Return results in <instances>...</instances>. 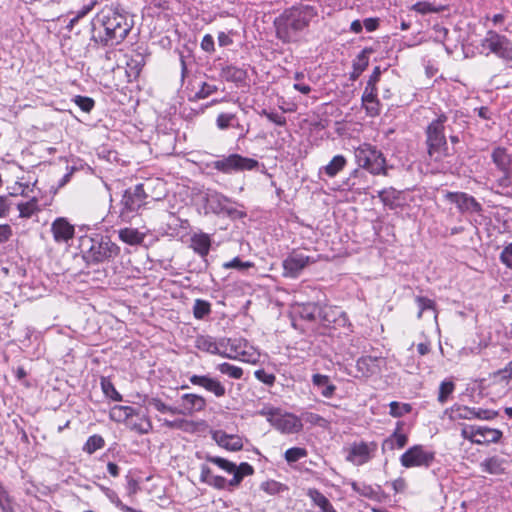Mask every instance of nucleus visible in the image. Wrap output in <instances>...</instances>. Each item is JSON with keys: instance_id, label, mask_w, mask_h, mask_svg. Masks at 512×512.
Masks as SVG:
<instances>
[{"instance_id": "nucleus-1", "label": "nucleus", "mask_w": 512, "mask_h": 512, "mask_svg": "<svg viewBox=\"0 0 512 512\" xmlns=\"http://www.w3.org/2000/svg\"><path fill=\"white\" fill-rule=\"evenodd\" d=\"M133 27L126 12L112 7L99 11L90 22L91 40L102 46H116L124 41Z\"/></svg>"}, {"instance_id": "nucleus-2", "label": "nucleus", "mask_w": 512, "mask_h": 512, "mask_svg": "<svg viewBox=\"0 0 512 512\" xmlns=\"http://www.w3.org/2000/svg\"><path fill=\"white\" fill-rule=\"evenodd\" d=\"M316 16L317 8L309 4H299L284 10L274 20L277 37L283 42H290Z\"/></svg>"}, {"instance_id": "nucleus-3", "label": "nucleus", "mask_w": 512, "mask_h": 512, "mask_svg": "<svg viewBox=\"0 0 512 512\" xmlns=\"http://www.w3.org/2000/svg\"><path fill=\"white\" fill-rule=\"evenodd\" d=\"M80 249L87 263H103L114 260L120 253L119 246L108 236H85L80 239Z\"/></svg>"}, {"instance_id": "nucleus-4", "label": "nucleus", "mask_w": 512, "mask_h": 512, "mask_svg": "<svg viewBox=\"0 0 512 512\" xmlns=\"http://www.w3.org/2000/svg\"><path fill=\"white\" fill-rule=\"evenodd\" d=\"M447 120V115L442 112L425 129V144L428 156L431 160L437 162L442 161L448 156V143L445 136V123Z\"/></svg>"}, {"instance_id": "nucleus-5", "label": "nucleus", "mask_w": 512, "mask_h": 512, "mask_svg": "<svg viewBox=\"0 0 512 512\" xmlns=\"http://www.w3.org/2000/svg\"><path fill=\"white\" fill-rule=\"evenodd\" d=\"M153 182L149 180L146 183H140L125 190L120 203V217L122 219H129L136 214L146 204V200L149 197L153 200H160L162 198V195L152 196L148 193Z\"/></svg>"}, {"instance_id": "nucleus-6", "label": "nucleus", "mask_w": 512, "mask_h": 512, "mask_svg": "<svg viewBox=\"0 0 512 512\" xmlns=\"http://www.w3.org/2000/svg\"><path fill=\"white\" fill-rule=\"evenodd\" d=\"M258 413L266 417L267 421L283 434L298 433L302 429L300 418L280 408L264 407Z\"/></svg>"}, {"instance_id": "nucleus-7", "label": "nucleus", "mask_w": 512, "mask_h": 512, "mask_svg": "<svg viewBox=\"0 0 512 512\" xmlns=\"http://www.w3.org/2000/svg\"><path fill=\"white\" fill-rule=\"evenodd\" d=\"M355 158L358 165L371 174L374 175H387V168L385 166L386 159L383 153L377 150L376 147L364 143L355 150Z\"/></svg>"}, {"instance_id": "nucleus-8", "label": "nucleus", "mask_w": 512, "mask_h": 512, "mask_svg": "<svg viewBox=\"0 0 512 512\" xmlns=\"http://www.w3.org/2000/svg\"><path fill=\"white\" fill-rule=\"evenodd\" d=\"M482 52L494 54L505 62H512V41L505 35L488 30L480 42Z\"/></svg>"}, {"instance_id": "nucleus-9", "label": "nucleus", "mask_w": 512, "mask_h": 512, "mask_svg": "<svg viewBox=\"0 0 512 512\" xmlns=\"http://www.w3.org/2000/svg\"><path fill=\"white\" fill-rule=\"evenodd\" d=\"M495 165L493 176L501 188L512 187V155L503 147H496L491 154Z\"/></svg>"}, {"instance_id": "nucleus-10", "label": "nucleus", "mask_w": 512, "mask_h": 512, "mask_svg": "<svg viewBox=\"0 0 512 512\" xmlns=\"http://www.w3.org/2000/svg\"><path fill=\"white\" fill-rule=\"evenodd\" d=\"M211 167L221 173L232 174L257 169L259 162L256 159L233 153L213 161Z\"/></svg>"}, {"instance_id": "nucleus-11", "label": "nucleus", "mask_w": 512, "mask_h": 512, "mask_svg": "<svg viewBox=\"0 0 512 512\" xmlns=\"http://www.w3.org/2000/svg\"><path fill=\"white\" fill-rule=\"evenodd\" d=\"M435 460V452L427 450L423 445H414L406 450L400 457V463L405 468H428Z\"/></svg>"}, {"instance_id": "nucleus-12", "label": "nucleus", "mask_w": 512, "mask_h": 512, "mask_svg": "<svg viewBox=\"0 0 512 512\" xmlns=\"http://www.w3.org/2000/svg\"><path fill=\"white\" fill-rule=\"evenodd\" d=\"M229 344V351H223V357L228 359H240L245 362H256L259 353L249 345L248 341L243 338H231V341H225Z\"/></svg>"}, {"instance_id": "nucleus-13", "label": "nucleus", "mask_w": 512, "mask_h": 512, "mask_svg": "<svg viewBox=\"0 0 512 512\" xmlns=\"http://www.w3.org/2000/svg\"><path fill=\"white\" fill-rule=\"evenodd\" d=\"M377 443L372 442H354L349 448L346 460L356 466H361L368 463L377 451Z\"/></svg>"}, {"instance_id": "nucleus-14", "label": "nucleus", "mask_w": 512, "mask_h": 512, "mask_svg": "<svg viewBox=\"0 0 512 512\" xmlns=\"http://www.w3.org/2000/svg\"><path fill=\"white\" fill-rule=\"evenodd\" d=\"M310 262V257L303 253H291L282 262L283 277L291 279L298 278Z\"/></svg>"}, {"instance_id": "nucleus-15", "label": "nucleus", "mask_w": 512, "mask_h": 512, "mask_svg": "<svg viewBox=\"0 0 512 512\" xmlns=\"http://www.w3.org/2000/svg\"><path fill=\"white\" fill-rule=\"evenodd\" d=\"M452 419L463 420H492L498 416V412L490 409H482L477 407H468L464 405H454L451 408Z\"/></svg>"}, {"instance_id": "nucleus-16", "label": "nucleus", "mask_w": 512, "mask_h": 512, "mask_svg": "<svg viewBox=\"0 0 512 512\" xmlns=\"http://www.w3.org/2000/svg\"><path fill=\"white\" fill-rule=\"evenodd\" d=\"M445 198L455 204L461 213H480L482 211V205L467 193L447 192Z\"/></svg>"}, {"instance_id": "nucleus-17", "label": "nucleus", "mask_w": 512, "mask_h": 512, "mask_svg": "<svg viewBox=\"0 0 512 512\" xmlns=\"http://www.w3.org/2000/svg\"><path fill=\"white\" fill-rule=\"evenodd\" d=\"M181 400L182 406L178 408L177 415L192 416L196 412L203 411L207 405L203 396L193 393L183 394Z\"/></svg>"}, {"instance_id": "nucleus-18", "label": "nucleus", "mask_w": 512, "mask_h": 512, "mask_svg": "<svg viewBox=\"0 0 512 512\" xmlns=\"http://www.w3.org/2000/svg\"><path fill=\"white\" fill-rule=\"evenodd\" d=\"M191 384L200 386L213 393L216 397H223L226 394L224 385L217 379L208 375H192L189 377Z\"/></svg>"}, {"instance_id": "nucleus-19", "label": "nucleus", "mask_w": 512, "mask_h": 512, "mask_svg": "<svg viewBox=\"0 0 512 512\" xmlns=\"http://www.w3.org/2000/svg\"><path fill=\"white\" fill-rule=\"evenodd\" d=\"M54 240L57 243H66L74 237V226L66 218L59 217L51 225Z\"/></svg>"}, {"instance_id": "nucleus-20", "label": "nucleus", "mask_w": 512, "mask_h": 512, "mask_svg": "<svg viewBox=\"0 0 512 512\" xmlns=\"http://www.w3.org/2000/svg\"><path fill=\"white\" fill-rule=\"evenodd\" d=\"M212 439L222 448L229 451H239L243 447L242 440L237 435L227 434L222 430L212 433Z\"/></svg>"}, {"instance_id": "nucleus-21", "label": "nucleus", "mask_w": 512, "mask_h": 512, "mask_svg": "<svg viewBox=\"0 0 512 512\" xmlns=\"http://www.w3.org/2000/svg\"><path fill=\"white\" fill-rule=\"evenodd\" d=\"M134 416H140V410L132 406L114 405L109 412V417L117 423H127Z\"/></svg>"}, {"instance_id": "nucleus-22", "label": "nucleus", "mask_w": 512, "mask_h": 512, "mask_svg": "<svg viewBox=\"0 0 512 512\" xmlns=\"http://www.w3.org/2000/svg\"><path fill=\"white\" fill-rule=\"evenodd\" d=\"M361 100L362 106L366 110L367 115L371 117L379 115L380 103L377 99V89H369L365 87Z\"/></svg>"}, {"instance_id": "nucleus-23", "label": "nucleus", "mask_w": 512, "mask_h": 512, "mask_svg": "<svg viewBox=\"0 0 512 512\" xmlns=\"http://www.w3.org/2000/svg\"><path fill=\"white\" fill-rule=\"evenodd\" d=\"M475 432L477 434V440H475L476 444L498 443L503 436V432L501 430L486 426H477V430Z\"/></svg>"}, {"instance_id": "nucleus-24", "label": "nucleus", "mask_w": 512, "mask_h": 512, "mask_svg": "<svg viewBox=\"0 0 512 512\" xmlns=\"http://www.w3.org/2000/svg\"><path fill=\"white\" fill-rule=\"evenodd\" d=\"M352 490L357 493L358 495L365 497L369 500L373 501H379L380 495H381V487L377 485L376 487H373L369 484H366L364 482H357L352 481L350 483Z\"/></svg>"}, {"instance_id": "nucleus-25", "label": "nucleus", "mask_w": 512, "mask_h": 512, "mask_svg": "<svg viewBox=\"0 0 512 512\" xmlns=\"http://www.w3.org/2000/svg\"><path fill=\"white\" fill-rule=\"evenodd\" d=\"M190 247L201 257H206L211 247L210 236L205 233L193 234L190 239Z\"/></svg>"}, {"instance_id": "nucleus-26", "label": "nucleus", "mask_w": 512, "mask_h": 512, "mask_svg": "<svg viewBox=\"0 0 512 512\" xmlns=\"http://www.w3.org/2000/svg\"><path fill=\"white\" fill-rule=\"evenodd\" d=\"M505 459L493 456L485 459L481 462L480 467L482 471L492 474V475H501L505 473Z\"/></svg>"}, {"instance_id": "nucleus-27", "label": "nucleus", "mask_w": 512, "mask_h": 512, "mask_svg": "<svg viewBox=\"0 0 512 512\" xmlns=\"http://www.w3.org/2000/svg\"><path fill=\"white\" fill-rule=\"evenodd\" d=\"M127 427L138 434H147L152 430V423L146 415L134 416L126 423Z\"/></svg>"}, {"instance_id": "nucleus-28", "label": "nucleus", "mask_w": 512, "mask_h": 512, "mask_svg": "<svg viewBox=\"0 0 512 512\" xmlns=\"http://www.w3.org/2000/svg\"><path fill=\"white\" fill-rule=\"evenodd\" d=\"M378 197L381 202L391 210L396 209L400 205V192L392 187L378 191Z\"/></svg>"}, {"instance_id": "nucleus-29", "label": "nucleus", "mask_w": 512, "mask_h": 512, "mask_svg": "<svg viewBox=\"0 0 512 512\" xmlns=\"http://www.w3.org/2000/svg\"><path fill=\"white\" fill-rule=\"evenodd\" d=\"M408 442L407 435L399 433L398 429L394 431L388 438L382 443V450H393L395 448H403Z\"/></svg>"}, {"instance_id": "nucleus-30", "label": "nucleus", "mask_w": 512, "mask_h": 512, "mask_svg": "<svg viewBox=\"0 0 512 512\" xmlns=\"http://www.w3.org/2000/svg\"><path fill=\"white\" fill-rule=\"evenodd\" d=\"M356 368L361 376L368 377L376 372L377 358L371 356L361 357L357 360Z\"/></svg>"}, {"instance_id": "nucleus-31", "label": "nucleus", "mask_w": 512, "mask_h": 512, "mask_svg": "<svg viewBox=\"0 0 512 512\" xmlns=\"http://www.w3.org/2000/svg\"><path fill=\"white\" fill-rule=\"evenodd\" d=\"M145 235L140 233L135 228H123L119 230V238L124 243L129 245L141 244L144 240Z\"/></svg>"}, {"instance_id": "nucleus-32", "label": "nucleus", "mask_w": 512, "mask_h": 512, "mask_svg": "<svg viewBox=\"0 0 512 512\" xmlns=\"http://www.w3.org/2000/svg\"><path fill=\"white\" fill-rule=\"evenodd\" d=\"M195 347L210 354L217 355L219 353L217 341L208 335L198 336L195 340Z\"/></svg>"}, {"instance_id": "nucleus-33", "label": "nucleus", "mask_w": 512, "mask_h": 512, "mask_svg": "<svg viewBox=\"0 0 512 512\" xmlns=\"http://www.w3.org/2000/svg\"><path fill=\"white\" fill-rule=\"evenodd\" d=\"M346 164L347 160L343 155H336L323 167V169L327 176L334 177L343 170Z\"/></svg>"}, {"instance_id": "nucleus-34", "label": "nucleus", "mask_w": 512, "mask_h": 512, "mask_svg": "<svg viewBox=\"0 0 512 512\" xmlns=\"http://www.w3.org/2000/svg\"><path fill=\"white\" fill-rule=\"evenodd\" d=\"M221 76L230 82H242L246 77V72L233 65H227L222 68Z\"/></svg>"}, {"instance_id": "nucleus-35", "label": "nucleus", "mask_w": 512, "mask_h": 512, "mask_svg": "<svg viewBox=\"0 0 512 512\" xmlns=\"http://www.w3.org/2000/svg\"><path fill=\"white\" fill-rule=\"evenodd\" d=\"M208 203L213 212L219 214L227 210V206L231 203V201L229 198L222 194L214 193L209 196Z\"/></svg>"}, {"instance_id": "nucleus-36", "label": "nucleus", "mask_w": 512, "mask_h": 512, "mask_svg": "<svg viewBox=\"0 0 512 512\" xmlns=\"http://www.w3.org/2000/svg\"><path fill=\"white\" fill-rule=\"evenodd\" d=\"M368 63L369 59L367 56V51L363 50L358 54V56L353 62V71L350 75V78L352 80L358 79L362 72L365 71L366 68L368 67Z\"/></svg>"}, {"instance_id": "nucleus-37", "label": "nucleus", "mask_w": 512, "mask_h": 512, "mask_svg": "<svg viewBox=\"0 0 512 512\" xmlns=\"http://www.w3.org/2000/svg\"><path fill=\"white\" fill-rule=\"evenodd\" d=\"M17 209L21 218H30L39 211L38 199L36 197H32L27 202H20L17 204Z\"/></svg>"}, {"instance_id": "nucleus-38", "label": "nucleus", "mask_w": 512, "mask_h": 512, "mask_svg": "<svg viewBox=\"0 0 512 512\" xmlns=\"http://www.w3.org/2000/svg\"><path fill=\"white\" fill-rule=\"evenodd\" d=\"M411 9L419 14L425 15L429 13H440L445 10V6H436L428 1L416 2Z\"/></svg>"}, {"instance_id": "nucleus-39", "label": "nucleus", "mask_w": 512, "mask_h": 512, "mask_svg": "<svg viewBox=\"0 0 512 512\" xmlns=\"http://www.w3.org/2000/svg\"><path fill=\"white\" fill-rule=\"evenodd\" d=\"M105 445V441L101 435L94 434L90 436L84 444L83 451L88 454H93L97 450L102 449Z\"/></svg>"}, {"instance_id": "nucleus-40", "label": "nucleus", "mask_w": 512, "mask_h": 512, "mask_svg": "<svg viewBox=\"0 0 512 512\" xmlns=\"http://www.w3.org/2000/svg\"><path fill=\"white\" fill-rule=\"evenodd\" d=\"M216 369L220 373H222L224 375H227V376H229L230 378H233V379H240L243 376V370H242L241 367L232 365V364H230L228 362H224V363L218 364Z\"/></svg>"}, {"instance_id": "nucleus-41", "label": "nucleus", "mask_w": 512, "mask_h": 512, "mask_svg": "<svg viewBox=\"0 0 512 512\" xmlns=\"http://www.w3.org/2000/svg\"><path fill=\"white\" fill-rule=\"evenodd\" d=\"M211 313V304L202 299H196L193 305V315L196 319H204Z\"/></svg>"}, {"instance_id": "nucleus-42", "label": "nucleus", "mask_w": 512, "mask_h": 512, "mask_svg": "<svg viewBox=\"0 0 512 512\" xmlns=\"http://www.w3.org/2000/svg\"><path fill=\"white\" fill-rule=\"evenodd\" d=\"M415 302L419 308V311L417 313L418 319L422 318V315L426 310H431L436 314V303L434 300L424 296H416Z\"/></svg>"}, {"instance_id": "nucleus-43", "label": "nucleus", "mask_w": 512, "mask_h": 512, "mask_svg": "<svg viewBox=\"0 0 512 512\" xmlns=\"http://www.w3.org/2000/svg\"><path fill=\"white\" fill-rule=\"evenodd\" d=\"M205 459H206V461L217 465L220 469L224 470L225 472H227L229 474H232L233 471L235 470V463H233L227 459H224L222 457L212 456V455L207 454L205 456Z\"/></svg>"}, {"instance_id": "nucleus-44", "label": "nucleus", "mask_w": 512, "mask_h": 512, "mask_svg": "<svg viewBox=\"0 0 512 512\" xmlns=\"http://www.w3.org/2000/svg\"><path fill=\"white\" fill-rule=\"evenodd\" d=\"M178 53L181 67L180 81L181 85L183 86L186 78H188L189 76V66H191L194 63V60L190 54L184 55V53L181 51H179Z\"/></svg>"}, {"instance_id": "nucleus-45", "label": "nucleus", "mask_w": 512, "mask_h": 512, "mask_svg": "<svg viewBox=\"0 0 512 512\" xmlns=\"http://www.w3.org/2000/svg\"><path fill=\"white\" fill-rule=\"evenodd\" d=\"M218 90L216 85L207 83V82H201L199 85L198 91L193 95L190 96V100H201L209 97L213 93H215Z\"/></svg>"}, {"instance_id": "nucleus-46", "label": "nucleus", "mask_w": 512, "mask_h": 512, "mask_svg": "<svg viewBox=\"0 0 512 512\" xmlns=\"http://www.w3.org/2000/svg\"><path fill=\"white\" fill-rule=\"evenodd\" d=\"M237 117L233 113H220L216 118V126L220 130H226L229 127H235Z\"/></svg>"}, {"instance_id": "nucleus-47", "label": "nucleus", "mask_w": 512, "mask_h": 512, "mask_svg": "<svg viewBox=\"0 0 512 512\" xmlns=\"http://www.w3.org/2000/svg\"><path fill=\"white\" fill-rule=\"evenodd\" d=\"M148 405L152 406L154 409L161 413H170L172 415H177L178 407H173L166 405L161 399L157 397H152L148 399Z\"/></svg>"}, {"instance_id": "nucleus-48", "label": "nucleus", "mask_w": 512, "mask_h": 512, "mask_svg": "<svg viewBox=\"0 0 512 512\" xmlns=\"http://www.w3.org/2000/svg\"><path fill=\"white\" fill-rule=\"evenodd\" d=\"M101 388L106 397H109L114 401H122V395L116 390L110 380L102 378Z\"/></svg>"}, {"instance_id": "nucleus-49", "label": "nucleus", "mask_w": 512, "mask_h": 512, "mask_svg": "<svg viewBox=\"0 0 512 512\" xmlns=\"http://www.w3.org/2000/svg\"><path fill=\"white\" fill-rule=\"evenodd\" d=\"M389 414L392 417H401L407 413H409L412 409L411 405L408 403H399L397 401H392L389 404Z\"/></svg>"}, {"instance_id": "nucleus-50", "label": "nucleus", "mask_w": 512, "mask_h": 512, "mask_svg": "<svg viewBox=\"0 0 512 512\" xmlns=\"http://www.w3.org/2000/svg\"><path fill=\"white\" fill-rule=\"evenodd\" d=\"M455 385L452 381H443L439 387L438 401L444 404L448 397L453 393Z\"/></svg>"}, {"instance_id": "nucleus-51", "label": "nucleus", "mask_w": 512, "mask_h": 512, "mask_svg": "<svg viewBox=\"0 0 512 512\" xmlns=\"http://www.w3.org/2000/svg\"><path fill=\"white\" fill-rule=\"evenodd\" d=\"M306 455L307 451L304 448L293 447L286 450L284 457L288 463H294L300 460L301 458L305 457Z\"/></svg>"}, {"instance_id": "nucleus-52", "label": "nucleus", "mask_w": 512, "mask_h": 512, "mask_svg": "<svg viewBox=\"0 0 512 512\" xmlns=\"http://www.w3.org/2000/svg\"><path fill=\"white\" fill-rule=\"evenodd\" d=\"M98 3V0H88L79 10L75 12V16L70 20V25H73L79 19L86 16Z\"/></svg>"}, {"instance_id": "nucleus-53", "label": "nucleus", "mask_w": 512, "mask_h": 512, "mask_svg": "<svg viewBox=\"0 0 512 512\" xmlns=\"http://www.w3.org/2000/svg\"><path fill=\"white\" fill-rule=\"evenodd\" d=\"M253 267V263L249 261H242L239 257H235L232 260L225 262L223 268L225 269H237L239 271L246 270Z\"/></svg>"}, {"instance_id": "nucleus-54", "label": "nucleus", "mask_w": 512, "mask_h": 512, "mask_svg": "<svg viewBox=\"0 0 512 512\" xmlns=\"http://www.w3.org/2000/svg\"><path fill=\"white\" fill-rule=\"evenodd\" d=\"M73 101L82 111L87 113L90 112L95 105V101L86 96L77 95L74 97Z\"/></svg>"}, {"instance_id": "nucleus-55", "label": "nucleus", "mask_w": 512, "mask_h": 512, "mask_svg": "<svg viewBox=\"0 0 512 512\" xmlns=\"http://www.w3.org/2000/svg\"><path fill=\"white\" fill-rule=\"evenodd\" d=\"M254 375L257 380L261 381L262 383H264L266 385H270V386L273 385L276 380V377L274 374L268 373L264 369L256 370Z\"/></svg>"}, {"instance_id": "nucleus-56", "label": "nucleus", "mask_w": 512, "mask_h": 512, "mask_svg": "<svg viewBox=\"0 0 512 512\" xmlns=\"http://www.w3.org/2000/svg\"><path fill=\"white\" fill-rule=\"evenodd\" d=\"M261 115L267 117V119L278 126H284L286 124V118L279 113L276 112H268L267 110H262Z\"/></svg>"}, {"instance_id": "nucleus-57", "label": "nucleus", "mask_w": 512, "mask_h": 512, "mask_svg": "<svg viewBox=\"0 0 512 512\" xmlns=\"http://www.w3.org/2000/svg\"><path fill=\"white\" fill-rule=\"evenodd\" d=\"M500 260L506 267L512 269V242L503 248Z\"/></svg>"}, {"instance_id": "nucleus-58", "label": "nucleus", "mask_w": 512, "mask_h": 512, "mask_svg": "<svg viewBox=\"0 0 512 512\" xmlns=\"http://www.w3.org/2000/svg\"><path fill=\"white\" fill-rule=\"evenodd\" d=\"M254 473V468L247 462H242L239 466L235 465V470L232 474L240 475L243 479L244 476H249Z\"/></svg>"}, {"instance_id": "nucleus-59", "label": "nucleus", "mask_w": 512, "mask_h": 512, "mask_svg": "<svg viewBox=\"0 0 512 512\" xmlns=\"http://www.w3.org/2000/svg\"><path fill=\"white\" fill-rule=\"evenodd\" d=\"M200 47L204 52L212 53L215 51L214 38L210 34H206L203 36L202 41L200 43Z\"/></svg>"}, {"instance_id": "nucleus-60", "label": "nucleus", "mask_w": 512, "mask_h": 512, "mask_svg": "<svg viewBox=\"0 0 512 512\" xmlns=\"http://www.w3.org/2000/svg\"><path fill=\"white\" fill-rule=\"evenodd\" d=\"M189 424V421L185 419H176V420H167L165 419L163 421V426L169 428V429H186V425Z\"/></svg>"}, {"instance_id": "nucleus-61", "label": "nucleus", "mask_w": 512, "mask_h": 512, "mask_svg": "<svg viewBox=\"0 0 512 512\" xmlns=\"http://www.w3.org/2000/svg\"><path fill=\"white\" fill-rule=\"evenodd\" d=\"M380 76H381L380 67L379 66L374 67L373 72L367 81L366 88L377 89L376 85L380 80Z\"/></svg>"}, {"instance_id": "nucleus-62", "label": "nucleus", "mask_w": 512, "mask_h": 512, "mask_svg": "<svg viewBox=\"0 0 512 512\" xmlns=\"http://www.w3.org/2000/svg\"><path fill=\"white\" fill-rule=\"evenodd\" d=\"M495 374L502 381L510 380L512 378V360L504 368L499 369Z\"/></svg>"}, {"instance_id": "nucleus-63", "label": "nucleus", "mask_w": 512, "mask_h": 512, "mask_svg": "<svg viewBox=\"0 0 512 512\" xmlns=\"http://www.w3.org/2000/svg\"><path fill=\"white\" fill-rule=\"evenodd\" d=\"M336 390L333 384L328 383V377L322 375V396L331 397Z\"/></svg>"}, {"instance_id": "nucleus-64", "label": "nucleus", "mask_w": 512, "mask_h": 512, "mask_svg": "<svg viewBox=\"0 0 512 512\" xmlns=\"http://www.w3.org/2000/svg\"><path fill=\"white\" fill-rule=\"evenodd\" d=\"M207 485H210L216 489H225L227 486V480L219 475H213Z\"/></svg>"}]
</instances>
